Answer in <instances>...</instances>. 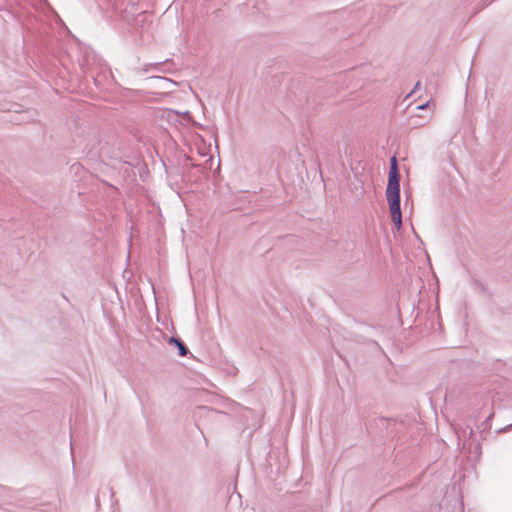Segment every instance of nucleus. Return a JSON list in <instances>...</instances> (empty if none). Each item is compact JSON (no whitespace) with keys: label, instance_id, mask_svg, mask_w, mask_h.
<instances>
[{"label":"nucleus","instance_id":"nucleus-6","mask_svg":"<svg viewBox=\"0 0 512 512\" xmlns=\"http://www.w3.org/2000/svg\"><path fill=\"white\" fill-rule=\"evenodd\" d=\"M157 64L153 65V64H150V67L152 68H156Z\"/></svg>","mask_w":512,"mask_h":512},{"label":"nucleus","instance_id":"nucleus-1","mask_svg":"<svg viewBox=\"0 0 512 512\" xmlns=\"http://www.w3.org/2000/svg\"><path fill=\"white\" fill-rule=\"evenodd\" d=\"M386 198L391 213V220L399 230L402 227V214L400 208V174L395 157H392L390 161Z\"/></svg>","mask_w":512,"mask_h":512},{"label":"nucleus","instance_id":"nucleus-3","mask_svg":"<svg viewBox=\"0 0 512 512\" xmlns=\"http://www.w3.org/2000/svg\"><path fill=\"white\" fill-rule=\"evenodd\" d=\"M427 105H428V103H425V104L419 105L417 108L418 109H424V108L427 107Z\"/></svg>","mask_w":512,"mask_h":512},{"label":"nucleus","instance_id":"nucleus-4","mask_svg":"<svg viewBox=\"0 0 512 512\" xmlns=\"http://www.w3.org/2000/svg\"><path fill=\"white\" fill-rule=\"evenodd\" d=\"M419 86H420V82H417L415 85V88H413V91H416V89H419Z\"/></svg>","mask_w":512,"mask_h":512},{"label":"nucleus","instance_id":"nucleus-5","mask_svg":"<svg viewBox=\"0 0 512 512\" xmlns=\"http://www.w3.org/2000/svg\"><path fill=\"white\" fill-rule=\"evenodd\" d=\"M419 86H420V82H417L415 85V88H413V91H416V89H419Z\"/></svg>","mask_w":512,"mask_h":512},{"label":"nucleus","instance_id":"nucleus-2","mask_svg":"<svg viewBox=\"0 0 512 512\" xmlns=\"http://www.w3.org/2000/svg\"><path fill=\"white\" fill-rule=\"evenodd\" d=\"M170 344H175L179 350L180 356H186L189 352L188 348L185 346V344L176 337H170L169 339Z\"/></svg>","mask_w":512,"mask_h":512}]
</instances>
